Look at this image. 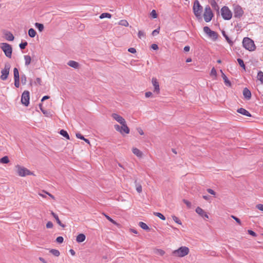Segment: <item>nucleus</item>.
<instances>
[{
	"instance_id": "22",
	"label": "nucleus",
	"mask_w": 263,
	"mask_h": 263,
	"mask_svg": "<svg viewBox=\"0 0 263 263\" xmlns=\"http://www.w3.org/2000/svg\"><path fill=\"white\" fill-rule=\"evenodd\" d=\"M220 72L222 73V77L224 80L225 84L228 86H230L231 85L230 81L228 80V79L226 77V76L223 73L222 70H220Z\"/></svg>"
},
{
	"instance_id": "12",
	"label": "nucleus",
	"mask_w": 263,
	"mask_h": 263,
	"mask_svg": "<svg viewBox=\"0 0 263 263\" xmlns=\"http://www.w3.org/2000/svg\"><path fill=\"white\" fill-rule=\"evenodd\" d=\"M152 83L154 88V92L156 94H159L160 93V87L157 79L156 78H153Z\"/></svg>"
},
{
	"instance_id": "6",
	"label": "nucleus",
	"mask_w": 263,
	"mask_h": 263,
	"mask_svg": "<svg viewBox=\"0 0 263 263\" xmlns=\"http://www.w3.org/2000/svg\"><path fill=\"white\" fill-rule=\"evenodd\" d=\"M18 175L21 177H25L26 175H32L33 173L25 167L17 165L15 166Z\"/></svg>"
},
{
	"instance_id": "38",
	"label": "nucleus",
	"mask_w": 263,
	"mask_h": 263,
	"mask_svg": "<svg viewBox=\"0 0 263 263\" xmlns=\"http://www.w3.org/2000/svg\"><path fill=\"white\" fill-rule=\"evenodd\" d=\"M154 215H156V216L158 217L159 218H160L161 219H162L163 220H164L165 219V217H164V216L160 213L156 212V213H154Z\"/></svg>"
},
{
	"instance_id": "4",
	"label": "nucleus",
	"mask_w": 263,
	"mask_h": 263,
	"mask_svg": "<svg viewBox=\"0 0 263 263\" xmlns=\"http://www.w3.org/2000/svg\"><path fill=\"white\" fill-rule=\"evenodd\" d=\"M0 47L7 58H11L12 48L10 45L7 43H2L0 44Z\"/></svg>"
},
{
	"instance_id": "3",
	"label": "nucleus",
	"mask_w": 263,
	"mask_h": 263,
	"mask_svg": "<svg viewBox=\"0 0 263 263\" xmlns=\"http://www.w3.org/2000/svg\"><path fill=\"white\" fill-rule=\"evenodd\" d=\"M243 47L250 51L255 50L256 48L254 41L249 37H245L242 41Z\"/></svg>"
},
{
	"instance_id": "54",
	"label": "nucleus",
	"mask_w": 263,
	"mask_h": 263,
	"mask_svg": "<svg viewBox=\"0 0 263 263\" xmlns=\"http://www.w3.org/2000/svg\"><path fill=\"white\" fill-rule=\"evenodd\" d=\"M256 207L259 210L263 212V204H258L256 205Z\"/></svg>"
},
{
	"instance_id": "25",
	"label": "nucleus",
	"mask_w": 263,
	"mask_h": 263,
	"mask_svg": "<svg viewBox=\"0 0 263 263\" xmlns=\"http://www.w3.org/2000/svg\"><path fill=\"white\" fill-rule=\"evenodd\" d=\"M36 31L33 28H30L28 30V35L31 37H34L36 35Z\"/></svg>"
},
{
	"instance_id": "58",
	"label": "nucleus",
	"mask_w": 263,
	"mask_h": 263,
	"mask_svg": "<svg viewBox=\"0 0 263 263\" xmlns=\"http://www.w3.org/2000/svg\"><path fill=\"white\" fill-rule=\"evenodd\" d=\"M151 47L154 50H157L158 49V46L156 44H152Z\"/></svg>"
},
{
	"instance_id": "36",
	"label": "nucleus",
	"mask_w": 263,
	"mask_h": 263,
	"mask_svg": "<svg viewBox=\"0 0 263 263\" xmlns=\"http://www.w3.org/2000/svg\"><path fill=\"white\" fill-rule=\"evenodd\" d=\"M119 24L121 25V26H125V27H127L128 26L129 24L127 22V21L126 20H121L119 23Z\"/></svg>"
},
{
	"instance_id": "2",
	"label": "nucleus",
	"mask_w": 263,
	"mask_h": 263,
	"mask_svg": "<svg viewBox=\"0 0 263 263\" xmlns=\"http://www.w3.org/2000/svg\"><path fill=\"white\" fill-rule=\"evenodd\" d=\"M193 12L198 19H201L202 18V12L203 8L200 4L198 0H196L194 3L193 7Z\"/></svg>"
},
{
	"instance_id": "32",
	"label": "nucleus",
	"mask_w": 263,
	"mask_h": 263,
	"mask_svg": "<svg viewBox=\"0 0 263 263\" xmlns=\"http://www.w3.org/2000/svg\"><path fill=\"white\" fill-rule=\"evenodd\" d=\"M14 79H20L19 72L17 68L13 69Z\"/></svg>"
},
{
	"instance_id": "37",
	"label": "nucleus",
	"mask_w": 263,
	"mask_h": 263,
	"mask_svg": "<svg viewBox=\"0 0 263 263\" xmlns=\"http://www.w3.org/2000/svg\"><path fill=\"white\" fill-rule=\"evenodd\" d=\"M138 36L139 39H142L145 37V34L144 31L140 30L138 32Z\"/></svg>"
},
{
	"instance_id": "42",
	"label": "nucleus",
	"mask_w": 263,
	"mask_h": 263,
	"mask_svg": "<svg viewBox=\"0 0 263 263\" xmlns=\"http://www.w3.org/2000/svg\"><path fill=\"white\" fill-rule=\"evenodd\" d=\"M114 127L117 131L119 132L121 134H122V132H121L122 126H120L118 124H116L114 125Z\"/></svg>"
},
{
	"instance_id": "14",
	"label": "nucleus",
	"mask_w": 263,
	"mask_h": 263,
	"mask_svg": "<svg viewBox=\"0 0 263 263\" xmlns=\"http://www.w3.org/2000/svg\"><path fill=\"white\" fill-rule=\"evenodd\" d=\"M111 117L114 119H115L116 121L119 123L120 124H124L126 122L125 119L117 114L114 113L111 115Z\"/></svg>"
},
{
	"instance_id": "59",
	"label": "nucleus",
	"mask_w": 263,
	"mask_h": 263,
	"mask_svg": "<svg viewBox=\"0 0 263 263\" xmlns=\"http://www.w3.org/2000/svg\"><path fill=\"white\" fill-rule=\"evenodd\" d=\"M235 220V221L239 224H240L241 222H240V220L239 218H237L236 217L234 216H231Z\"/></svg>"
},
{
	"instance_id": "13",
	"label": "nucleus",
	"mask_w": 263,
	"mask_h": 263,
	"mask_svg": "<svg viewBox=\"0 0 263 263\" xmlns=\"http://www.w3.org/2000/svg\"><path fill=\"white\" fill-rule=\"evenodd\" d=\"M196 212L201 217L203 218L204 220H207L209 219V216L207 213L204 211L200 207H197L196 209Z\"/></svg>"
},
{
	"instance_id": "18",
	"label": "nucleus",
	"mask_w": 263,
	"mask_h": 263,
	"mask_svg": "<svg viewBox=\"0 0 263 263\" xmlns=\"http://www.w3.org/2000/svg\"><path fill=\"white\" fill-rule=\"evenodd\" d=\"M237 112L240 114L246 116L247 117H251V115L250 113L247 111L246 109L243 108H240L237 109Z\"/></svg>"
},
{
	"instance_id": "21",
	"label": "nucleus",
	"mask_w": 263,
	"mask_h": 263,
	"mask_svg": "<svg viewBox=\"0 0 263 263\" xmlns=\"http://www.w3.org/2000/svg\"><path fill=\"white\" fill-rule=\"evenodd\" d=\"M86 238L85 235L83 234H79L76 238V240L78 242H83Z\"/></svg>"
},
{
	"instance_id": "26",
	"label": "nucleus",
	"mask_w": 263,
	"mask_h": 263,
	"mask_svg": "<svg viewBox=\"0 0 263 263\" xmlns=\"http://www.w3.org/2000/svg\"><path fill=\"white\" fill-rule=\"evenodd\" d=\"M34 25L35 27L39 30V31L42 32L44 30V27L42 24L35 23Z\"/></svg>"
},
{
	"instance_id": "48",
	"label": "nucleus",
	"mask_w": 263,
	"mask_h": 263,
	"mask_svg": "<svg viewBox=\"0 0 263 263\" xmlns=\"http://www.w3.org/2000/svg\"><path fill=\"white\" fill-rule=\"evenodd\" d=\"M173 219L174 220V221H175L176 223L179 224H181V221L179 220V219L176 216H173Z\"/></svg>"
},
{
	"instance_id": "17",
	"label": "nucleus",
	"mask_w": 263,
	"mask_h": 263,
	"mask_svg": "<svg viewBox=\"0 0 263 263\" xmlns=\"http://www.w3.org/2000/svg\"><path fill=\"white\" fill-rule=\"evenodd\" d=\"M132 152L134 155L137 156L139 158H141L143 156L142 152L140 151L139 149L136 147H134L132 148Z\"/></svg>"
},
{
	"instance_id": "51",
	"label": "nucleus",
	"mask_w": 263,
	"mask_h": 263,
	"mask_svg": "<svg viewBox=\"0 0 263 263\" xmlns=\"http://www.w3.org/2000/svg\"><path fill=\"white\" fill-rule=\"evenodd\" d=\"M53 227V223L51 221H48L46 224L47 229H51Z\"/></svg>"
},
{
	"instance_id": "5",
	"label": "nucleus",
	"mask_w": 263,
	"mask_h": 263,
	"mask_svg": "<svg viewBox=\"0 0 263 263\" xmlns=\"http://www.w3.org/2000/svg\"><path fill=\"white\" fill-rule=\"evenodd\" d=\"M213 16L214 14L210 7L209 5L206 6L204 8L203 13V17L205 22L207 23L210 22L212 20Z\"/></svg>"
},
{
	"instance_id": "9",
	"label": "nucleus",
	"mask_w": 263,
	"mask_h": 263,
	"mask_svg": "<svg viewBox=\"0 0 263 263\" xmlns=\"http://www.w3.org/2000/svg\"><path fill=\"white\" fill-rule=\"evenodd\" d=\"M10 67L11 65L9 63L7 62L5 64L4 68L1 71V79L2 80H6L8 78Z\"/></svg>"
},
{
	"instance_id": "10",
	"label": "nucleus",
	"mask_w": 263,
	"mask_h": 263,
	"mask_svg": "<svg viewBox=\"0 0 263 263\" xmlns=\"http://www.w3.org/2000/svg\"><path fill=\"white\" fill-rule=\"evenodd\" d=\"M30 96L29 92L27 90L24 91L22 95L21 102L25 106L29 104Z\"/></svg>"
},
{
	"instance_id": "23",
	"label": "nucleus",
	"mask_w": 263,
	"mask_h": 263,
	"mask_svg": "<svg viewBox=\"0 0 263 263\" xmlns=\"http://www.w3.org/2000/svg\"><path fill=\"white\" fill-rule=\"evenodd\" d=\"M25 64L26 66H28L31 61V58L29 55H24Z\"/></svg>"
},
{
	"instance_id": "64",
	"label": "nucleus",
	"mask_w": 263,
	"mask_h": 263,
	"mask_svg": "<svg viewBox=\"0 0 263 263\" xmlns=\"http://www.w3.org/2000/svg\"><path fill=\"white\" fill-rule=\"evenodd\" d=\"M190 49V47L188 46H185L184 47V51H185V52H188L189 51Z\"/></svg>"
},
{
	"instance_id": "62",
	"label": "nucleus",
	"mask_w": 263,
	"mask_h": 263,
	"mask_svg": "<svg viewBox=\"0 0 263 263\" xmlns=\"http://www.w3.org/2000/svg\"><path fill=\"white\" fill-rule=\"evenodd\" d=\"M43 192L45 193V194H47V195H48L49 196H50L52 199H54V197L52 195H51V194H50V193H48V192H47L44 191H43Z\"/></svg>"
},
{
	"instance_id": "61",
	"label": "nucleus",
	"mask_w": 263,
	"mask_h": 263,
	"mask_svg": "<svg viewBox=\"0 0 263 263\" xmlns=\"http://www.w3.org/2000/svg\"><path fill=\"white\" fill-rule=\"evenodd\" d=\"M137 131L139 133V134L141 135H144V132L143 131V130L141 128H137Z\"/></svg>"
},
{
	"instance_id": "55",
	"label": "nucleus",
	"mask_w": 263,
	"mask_h": 263,
	"mask_svg": "<svg viewBox=\"0 0 263 263\" xmlns=\"http://www.w3.org/2000/svg\"><path fill=\"white\" fill-rule=\"evenodd\" d=\"M207 192L209 194L213 195H215V194H216V193L214 192V191L211 189H207Z\"/></svg>"
},
{
	"instance_id": "27",
	"label": "nucleus",
	"mask_w": 263,
	"mask_h": 263,
	"mask_svg": "<svg viewBox=\"0 0 263 263\" xmlns=\"http://www.w3.org/2000/svg\"><path fill=\"white\" fill-rule=\"evenodd\" d=\"M60 134L63 137H65L67 139H70L69 135L66 130L62 129L60 130Z\"/></svg>"
},
{
	"instance_id": "39",
	"label": "nucleus",
	"mask_w": 263,
	"mask_h": 263,
	"mask_svg": "<svg viewBox=\"0 0 263 263\" xmlns=\"http://www.w3.org/2000/svg\"><path fill=\"white\" fill-rule=\"evenodd\" d=\"M222 34L224 36V37H225V39H226V40L227 41V42L229 43V44L230 45H232L233 44V42L229 39L228 36L224 32H222Z\"/></svg>"
},
{
	"instance_id": "11",
	"label": "nucleus",
	"mask_w": 263,
	"mask_h": 263,
	"mask_svg": "<svg viewBox=\"0 0 263 263\" xmlns=\"http://www.w3.org/2000/svg\"><path fill=\"white\" fill-rule=\"evenodd\" d=\"M234 13L235 17H240L242 15L243 11L240 6L236 5L234 6Z\"/></svg>"
},
{
	"instance_id": "60",
	"label": "nucleus",
	"mask_w": 263,
	"mask_h": 263,
	"mask_svg": "<svg viewBox=\"0 0 263 263\" xmlns=\"http://www.w3.org/2000/svg\"><path fill=\"white\" fill-rule=\"evenodd\" d=\"M145 96L146 98H149L152 96V92L150 91L146 92L145 93Z\"/></svg>"
},
{
	"instance_id": "19",
	"label": "nucleus",
	"mask_w": 263,
	"mask_h": 263,
	"mask_svg": "<svg viewBox=\"0 0 263 263\" xmlns=\"http://www.w3.org/2000/svg\"><path fill=\"white\" fill-rule=\"evenodd\" d=\"M121 125H122L121 132H122V134H123L124 133H125L127 134H129V131H130L129 128L127 126L126 122L124 123V124H121Z\"/></svg>"
},
{
	"instance_id": "57",
	"label": "nucleus",
	"mask_w": 263,
	"mask_h": 263,
	"mask_svg": "<svg viewBox=\"0 0 263 263\" xmlns=\"http://www.w3.org/2000/svg\"><path fill=\"white\" fill-rule=\"evenodd\" d=\"M128 51L130 52V53H135L136 52V50L135 48H129L128 49Z\"/></svg>"
},
{
	"instance_id": "16",
	"label": "nucleus",
	"mask_w": 263,
	"mask_h": 263,
	"mask_svg": "<svg viewBox=\"0 0 263 263\" xmlns=\"http://www.w3.org/2000/svg\"><path fill=\"white\" fill-rule=\"evenodd\" d=\"M243 95L245 98L249 100L251 97V91L247 88H245L243 90Z\"/></svg>"
},
{
	"instance_id": "45",
	"label": "nucleus",
	"mask_w": 263,
	"mask_h": 263,
	"mask_svg": "<svg viewBox=\"0 0 263 263\" xmlns=\"http://www.w3.org/2000/svg\"><path fill=\"white\" fill-rule=\"evenodd\" d=\"M258 79L263 83V72L260 71L258 73Z\"/></svg>"
},
{
	"instance_id": "33",
	"label": "nucleus",
	"mask_w": 263,
	"mask_h": 263,
	"mask_svg": "<svg viewBox=\"0 0 263 263\" xmlns=\"http://www.w3.org/2000/svg\"><path fill=\"white\" fill-rule=\"evenodd\" d=\"M111 15L110 13H103L100 15V18L101 19L104 18H111Z\"/></svg>"
},
{
	"instance_id": "7",
	"label": "nucleus",
	"mask_w": 263,
	"mask_h": 263,
	"mask_svg": "<svg viewBox=\"0 0 263 263\" xmlns=\"http://www.w3.org/2000/svg\"><path fill=\"white\" fill-rule=\"evenodd\" d=\"M203 31L204 32L207 34V35L210 37L211 40L215 41L218 38V34L215 31H214L210 29V28L208 26H205L203 27Z\"/></svg>"
},
{
	"instance_id": "35",
	"label": "nucleus",
	"mask_w": 263,
	"mask_h": 263,
	"mask_svg": "<svg viewBox=\"0 0 263 263\" xmlns=\"http://www.w3.org/2000/svg\"><path fill=\"white\" fill-rule=\"evenodd\" d=\"M139 226L143 229V230H147L148 229L147 224L143 222H139Z\"/></svg>"
},
{
	"instance_id": "43",
	"label": "nucleus",
	"mask_w": 263,
	"mask_h": 263,
	"mask_svg": "<svg viewBox=\"0 0 263 263\" xmlns=\"http://www.w3.org/2000/svg\"><path fill=\"white\" fill-rule=\"evenodd\" d=\"M21 82L23 84H26L27 82V78L25 75L23 74L21 76Z\"/></svg>"
},
{
	"instance_id": "46",
	"label": "nucleus",
	"mask_w": 263,
	"mask_h": 263,
	"mask_svg": "<svg viewBox=\"0 0 263 263\" xmlns=\"http://www.w3.org/2000/svg\"><path fill=\"white\" fill-rule=\"evenodd\" d=\"M151 15L153 18H156L157 17V14L156 13V10H153L151 13Z\"/></svg>"
},
{
	"instance_id": "1",
	"label": "nucleus",
	"mask_w": 263,
	"mask_h": 263,
	"mask_svg": "<svg viewBox=\"0 0 263 263\" xmlns=\"http://www.w3.org/2000/svg\"><path fill=\"white\" fill-rule=\"evenodd\" d=\"M190 252V250L187 247H181L179 249L172 252V255L175 257H183L187 255Z\"/></svg>"
},
{
	"instance_id": "8",
	"label": "nucleus",
	"mask_w": 263,
	"mask_h": 263,
	"mask_svg": "<svg viewBox=\"0 0 263 263\" xmlns=\"http://www.w3.org/2000/svg\"><path fill=\"white\" fill-rule=\"evenodd\" d=\"M221 14L222 17L225 20H229L232 16V13L231 10L227 6H224L221 8Z\"/></svg>"
},
{
	"instance_id": "15",
	"label": "nucleus",
	"mask_w": 263,
	"mask_h": 263,
	"mask_svg": "<svg viewBox=\"0 0 263 263\" xmlns=\"http://www.w3.org/2000/svg\"><path fill=\"white\" fill-rule=\"evenodd\" d=\"M4 36L7 41H12L14 40V37L13 34L9 31H6L4 33Z\"/></svg>"
},
{
	"instance_id": "24",
	"label": "nucleus",
	"mask_w": 263,
	"mask_h": 263,
	"mask_svg": "<svg viewBox=\"0 0 263 263\" xmlns=\"http://www.w3.org/2000/svg\"><path fill=\"white\" fill-rule=\"evenodd\" d=\"M51 214H52V215L53 216V217L55 219V220H56V221H57V223H58L59 225L61 226L63 228H64V224H62L61 223V221L60 220V219H59V217H58V216L56 214H55L54 213H53V212H51Z\"/></svg>"
},
{
	"instance_id": "29",
	"label": "nucleus",
	"mask_w": 263,
	"mask_h": 263,
	"mask_svg": "<svg viewBox=\"0 0 263 263\" xmlns=\"http://www.w3.org/2000/svg\"><path fill=\"white\" fill-rule=\"evenodd\" d=\"M49 252L52 255L57 257L59 256L60 254L59 251L56 249H50Z\"/></svg>"
},
{
	"instance_id": "30",
	"label": "nucleus",
	"mask_w": 263,
	"mask_h": 263,
	"mask_svg": "<svg viewBox=\"0 0 263 263\" xmlns=\"http://www.w3.org/2000/svg\"><path fill=\"white\" fill-rule=\"evenodd\" d=\"M211 5L212 7H213V8H214L215 10H216L217 11H218L219 7L215 0H212L211 1Z\"/></svg>"
},
{
	"instance_id": "49",
	"label": "nucleus",
	"mask_w": 263,
	"mask_h": 263,
	"mask_svg": "<svg viewBox=\"0 0 263 263\" xmlns=\"http://www.w3.org/2000/svg\"><path fill=\"white\" fill-rule=\"evenodd\" d=\"M183 201L189 208H190L191 207L192 204L190 201H189L185 199H183Z\"/></svg>"
},
{
	"instance_id": "28",
	"label": "nucleus",
	"mask_w": 263,
	"mask_h": 263,
	"mask_svg": "<svg viewBox=\"0 0 263 263\" xmlns=\"http://www.w3.org/2000/svg\"><path fill=\"white\" fill-rule=\"evenodd\" d=\"M154 252L156 254L160 256H163L165 254V251L161 249H156L154 250Z\"/></svg>"
},
{
	"instance_id": "31",
	"label": "nucleus",
	"mask_w": 263,
	"mask_h": 263,
	"mask_svg": "<svg viewBox=\"0 0 263 263\" xmlns=\"http://www.w3.org/2000/svg\"><path fill=\"white\" fill-rule=\"evenodd\" d=\"M135 183L136 188L137 191L138 193H140L142 192V188L141 185L140 184L137 183L136 180L135 181Z\"/></svg>"
},
{
	"instance_id": "41",
	"label": "nucleus",
	"mask_w": 263,
	"mask_h": 263,
	"mask_svg": "<svg viewBox=\"0 0 263 263\" xmlns=\"http://www.w3.org/2000/svg\"><path fill=\"white\" fill-rule=\"evenodd\" d=\"M210 75L211 76H214L215 78L217 76V72L215 68H213L211 71Z\"/></svg>"
},
{
	"instance_id": "50",
	"label": "nucleus",
	"mask_w": 263,
	"mask_h": 263,
	"mask_svg": "<svg viewBox=\"0 0 263 263\" xmlns=\"http://www.w3.org/2000/svg\"><path fill=\"white\" fill-rule=\"evenodd\" d=\"M14 85L18 88L20 86V79H14Z\"/></svg>"
},
{
	"instance_id": "40",
	"label": "nucleus",
	"mask_w": 263,
	"mask_h": 263,
	"mask_svg": "<svg viewBox=\"0 0 263 263\" xmlns=\"http://www.w3.org/2000/svg\"><path fill=\"white\" fill-rule=\"evenodd\" d=\"M237 62L239 63V65L242 67L244 69H245V65L243 63V61L241 59H238Z\"/></svg>"
},
{
	"instance_id": "34",
	"label": "nucleus",
	"mask_w": 263,
	"mask_h": 263,
	"mask_svg": "<svg viewBox=\"0 0 263 263\" xmlns=\"http://www.w3.org/2000/svg\"><path fill=\"white\" fill-rule=\"evenodd\" d=\"M9 162V158L7 156H4L0 159V163H8Z\"/></svg>"
},
{
	"instance_id": "63",
	"label": "nucleus",
	"mask_w": 263,
	"mask_h": 263,
	"mask_svg": "<svg viewBox=\"0 0 263 263\" xmlns=\"http://www.w3.org/2000/svg\"><path fill=\"white\" fill-rule=\"evenodd\" d=\"M248 232H249V234L250 235H252V236L255 237L256 236V234L254 231H248Z\"/></svg>"
},
{
	"instance_id": "47",
	"label": "nucleus",
	"mask_w": 263,
	"mask_h": 263,
	"mask_svg": "<svg viewBox=\"0 0 263 263\" xmlns=\"http://www.w3.org/2000/svg\"><path fill=\"white\" fill-rule=\"evenodd\" d=\"M63 237L62 236H59L56 239V241L59 243H61L63 242Z\"/></svg>"
},
{
	"instance_id": "44",
	"label": "nucleus",
	"mask_w": 263,
	"mask_h": 263,
	"mask_svg": "<svg viewBox=\"0 0 263 263\" xmlns=\"http://www.w3.org/2000/svg\"><path fill=\"white\" fill-rule=\"evenodd\" d=\"M28 43L27 42H25L24 43H21L20 45H19V46H20V48L21 49H24L25 48V47H26V46L27 45Z\"/></svg>"
},
{
	"instance_id": "52",
	"label": "nucleus",
	"mask_w": 263,
	"mask_h": 263,
	"mask_svg": "<svg viewBox=\"0 0 263 263\" xmlns=\"http://www.w3.org/2000/svg\"><path fill=\"white\" fill-rule=\"evenodd\" d=\"M159 30H160V28H158L155 30H154L153 32H152V35L153 36H155L157 34H158L159 33Z\"/></svg>"
},
{
	"instance_id": "20",
	"label": "nucleus",
	"mask_w": 263,
	"mask_h": 263,
	"mask_svg": "<svg viewBox=\"0 0 263 263\" xmlns=\"http://www.w3.org/2000/svg\"><path fill=\"white\" fill-rule=\"evenodd\" d=\"M67 65L72 68H78V67H79V63L76 61H69L68 63H67Z\"/></svg>"
},
{
	"instance_id": "53",
	"label": "nucleus",
	"mask_w": 263,
	"mask_h": 263,
	"mask_svg": "<svg viewBox=\"0 0 263 263\" xmlns=\"http://www.w3.org/2000/svg\"><path fill=\"white\" fill-rule=\"evenodd\" d=\"M105 216L106 217V218L109 221H110L111 222L113 223L114 224H117L116 222L112 219L110 217H109L108 216L104 214Z\"/></svg>"
},
{
	"instance_id": "56",
	"label": "nucleus",
	"mask_w": 263,
	"mask_h": 263,
	"mask_svg": "<svg viewBox=\"0 0 263 263\" xmlns=\"http://www.w3.org/2000/svg\"><path fill=\"white\" fill-rule=\"evenodd\" d=\"M76 137L77 138H79V139H80L81 140H84V136H83L80 133H77L76 134Z\"/></svg>"
}]
</instances>
